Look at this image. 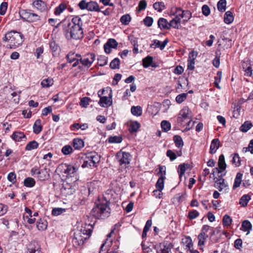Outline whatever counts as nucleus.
Listing matches in <instances>:
<instances>
[{
  "label": "nucleus",
  "mask_w": 253,
  "mask_h": 253,
  "mask_svg": "<svg viewBox=\"0 0 253 253\" xmlns=\"http://www.w3.org/2000/svg\"><path fill=\"white\" fill-rule=\"evenodd\" d=\"M218 166L220 170L218 169V168H215L213 169V172H214V170H215L216 171H217L218 173H220L221 172V170H225L226 168L224 156L223 154L220 155L219 157Z\"/></svg>",
  "instance_id": "obj_16"
},
{
  "label": "nucleus",
  "mask_w": 253,
  "mask_h": 253,
  "mask_svg": "<svg viewBox=\"0 0 253 253\" xmlns=\"http://www.w3.org/2000/svg\"><path fill=\"white\" fill-rule=\"evenodd\" d=\"M131 112L134 116H140L142 113V109L140 106H133L131 108Z\"/></svg>",
  "instance_id": "obj_26"
},
{
  "label": "nucleus",
  "mask_w": 253,
  "mask_h": 253,
  "mask_svg": "<svg viewBox=\"0 0 253 253\" xmlns=\"http://www.w3.org/2000/svg\"><path fill=\"white\" fill-rule=\"evenodd\" d=\"M53 84V79L50 78L43 80L41 82V85L43 87H49Z\"/></svg>",
  "instance_id": "obj_33"
},
{
  "label": "nucleus",
  "mask_w": 253,
  "mask_h": 253,
  "mask_svg": "<svg viewBox=\"0 0 253 253\" xmlns=\"http://www.w3.org/2000/svg\"><path fill=\"white\" fill-rule=\"evenodd\" d=\"M122 138L120 136H110L108 139V142H121Z\"/></svg>",
  "instance_id": "obj_62"
},
{
  "label": "nucleus",
  "mask_w": 253,
  "mask_h": 253,
  "mask_svg": "<svg viewBox=\"0 0 253 253\" xmlns=\"http://www.w3.org/2000/svg\"><path fill=\"white\" fill-rule=\"evenodd\" d=\"M189 167V164L185 163L179 165L178 168V172L180 177H181L184 174L186 169H187Z\"/></svg>",
  "instance_id": "obj_30"
},
{
  "label": "nucleus",
  "mask_w": 253,
  "mask_h": 253,
  "mask_svg": "<svg viewBox=\"0 0 253 253\" xmlns=\"http://www.w3.org/2000/svg\"><path fill=\"white\" fill-rule=\"evenodd\" d=\"M174 16L175 17L169 22V29L172 27L173 28L178 29L181 21L179 20V18H177L175 16Z\"/></svg>",
  "instance_id": "obj_27"
},
{
  "label": "nucleus",
  "mask_w": 253,
  "mask_h": 253,
  "mask_svg": "<svg viewBox=\"0 0 253 253\" xmlns=\"http://www.w3.org/2000/svg\"><path fill=\"white\" fill-rule=\"evenodd\" d=\"M83 21L79 16L73 17L71 21L63 24V33L68 40H78L83 37Z\"/></svg>",
  "instance_id": "obj_1"
},
{
  "label": "nucleus",
  "mask_w": 253,
  "mask_h": 253,
  "mask_svg": "<svg viewBox=\"0 0 253 253\" xmlns=\"http://www.w3.org/2000/svg\"><path fill=\"white\" fill-rule=\"evenodd\" d=\"M153 43L150 45V47L152 48H157L159 47L161 50H163L165 48L166 45L169 42V40L166 39L165 41L161 43V42L157 40H154L153 41Z\"/></svg>",
  "instance_id": "obj_18"
},
{
  "label": "nucleus",
  "mask_w": 253,
  "mask_h": 253,
  "mask_svg": "<svg viewBox=\"0 0 253 253\" xmlns=\"http://www.w3.org/2000/svg\"><path fill=\"white\" fill-rule=\"evenodd\" d=\"M90 100V98L87 97L82 98L80 102V106L82 107H86L89 104V101Z\"/></svg>",
  "instance_id": "obj_53"
},
{
  "label": "nucleus",
  "mask_w": 253,
  "mask_h": 253,
  "mask_svg": "<svg viewBox=\"0 0 253 253\" xmlns=\"http://www.w3.org/2000/svg\"><path fill=\"white\" fill-rule=\"evenodd\" d=\"M19 14L21 18L24 21L29 22H34L40 20V16L32 12L30 9H20Z\"/></svg>",
  "instance_id": "obj_7"
},
{
  "label": "nucleus",
  "mask_w": 253,
  "mask_h": 253,
  "mask_svg": "<svg viewBox=\"0 0 253 253\" xmlns=\"http://www.w3.org/2000/svg\"><path fill=\"white\" fill-rule=\"evenodd\" d=\"M66 8V5L64 3H61L58 6H57L55 10L54 13L55 15H59L61 12L63 11Z\"/></svg>",
  "instance_id": "obj_49"
},
{
  "label": "nucleus",
  "mask_w": 253,
  "mask_h": 253,
  "mask_svg": "<svg viewBox=\"0 0 253 253\" xmlns=\"http://www.w3.org/2000/svg\"><path fill=\"white\" fill-rule=\"evenodd\" d=\"M158 25L161 30L169 29V23L166 19L160 18L158 21Z\"/></svg>",
  "instance_id": "obj_20"
},
{
  "label": "nucleus",
  "mask_w": 253,
  "mask_h": 253,
  "mask_svg": "<svg viewBox=\"0 0 253 253\" xmlns=\"http://www.w3.org/2000/svg\"><path fill=\"white\" fill-rule=\"evenodd\" d=\"M109 204L110 202L106 200L105 203L97 204L91 211V215L98 219H104L109 217L110 213Z\"/></svg>",
  "instance_id": "obj_4"
},
{
  "label": "nucleus",
  "mask_w": 253,
  "mask_h": 253,
  "mask_svg": "<svg viewBox=\"0 0 253 253\" xmlns=\"http://www.w3.org/2000/svg\"><path fill=\"white\" fill-rule=\"evenodd\" d=\"M38 177L40 180H44L47 179L49 176V174L46 170V169L40 170L37 172Z\"/></svg>",
  "instance_id": "obj_23"
},
{
  "label": "nucleus",
  "mask_w": 253,
  "mask_h": 253,
  "mask_svg": "<svg viewBox=\"0 0 253 253\" xmlns=\"http://www.w3.org/2000/svg\"><path fill=\"white\" fill-rule=\"evenodd\" d=\"M65 211V209L61 208H54L52 211V214L53 215L57 216Z\"/></svg>",
  "instance_id": "obj_54"
},
{
  "label": "nucleus",
  "mask_w": 253,
  "mask_h": 253,
  "mask_svg": "<svg viewBox=\"0 0 253 253\" xmlns=\"http://www.w3.org/2000/svg\"><path fill=\"white\" fill-rule=\"evenodd\" d=\"M12 138L15 141H25L27 138L24 133L22 132L15 131L12 135Z\"/></svg>",
  "instance_id": "obj_17"
},
{
  "label": "nucleus",
  "mask_w": 253,
  "mask_h": 253,
  "mask_svg": "<svg viewBox=\"0 0 253 253\" xmlns=\"http://www.w3.org/2000/svg\"><path fill=\"white\" fill-rule=\"evenodd\" d=\"M192 118V113L189 108L184 107L180 110L178 114L177 121L178 123L183 124V123L186 120H190Z\"/></svg>",
  "instance_id": "obj_9"
},
{
  "label": "nucleus",
  "mask_w": 253,
  "mask_h": 253,
  "mask_svg": "<svg viewBox=\"0 0 253 253\" xmlns=\"http://www.w3.org/2000/svg\"><path fill=\"white\" fill-rule=\"evenodd\" d=\"M162 129L165 132L168 131L170 129V124L167 121H163L161 124Z\"/></svg>",
  "instance_id": "obj_48"
},
{
  "label": "nucleus",
  "mask_w": 253,
  "mask_h": 253,
  "mask_svg": "<svg viewBox=\"0 0 253 253\" xmlns=\"http://www.w3.org/2000/svg\"><path fill=\"white\" fill-rule=\"evenodd\" d=\"M33 7L38 11L43 12L47 10L46 3L42 0H33Z\"/></svg>",
  "instance_id": "obj_13"
},
{
  "label": "nucleus",
  "mask_w": 253,
  "mask_h": 253,
  "mask_svg": "<svg viewBox=\"0 0 253 253\" xmlns=\"http://www.w3.org/2000/svg\"><path fill=\"white\" fill-rule=\"evenodd\" d=\"M153 57L150 56H147L142 60V65L144 68L149 67L153 62Z\"/></svg>",
  "instance_id": "obj_36"
},
{
  "label": "nucleus",
  "mask_w": 253,
  "mask_h": 253,
  "mask_svg": "<svg viewBox=\"0 0 253 253\" xmlns=\"http://www.w3.org/2000/svg\"><path fill=\"white\" fill-rule=\"evenodd\" d=\"M116 158L122 167L126 168L130 163L131 156L128 153L120 151L117 153Z\"/></svg>",
  "instance_id": "obj_8"
},
{
  "label": "nucleus",
  "mask_w": 253,
  "mask_h": 253,
  "mask_svg": "<svg viewBox=\"0 0 253 253\" xmlns=\"http://www.w3.org/2000/svg\"><path fill=\"white\" fill-rule=\"evenodd\" d=\"M220 146V143H211L210 152L214 154Z\"/></svg>",
  "instance_id": "obj_57"
},
{
  "label": "nucleus",
  "mask_w": 253,
  "mask_h": 253,
  "mask_svg": "<svg viewBox=\"0 0 253 253\" xmlns=\"http://www.w3.org/2000/svg\"><path fill=\"white\" fill-rule=\"evenodd\" d=\"M171 247L170 244L168 245L164 244H160L159 247L157 250V253H170Z\"/></svg>",
  "instance_id": "obj_19"
},
{
  "label": "nucleus",
  "mask_w": 253,
  "mask_h": 253,
  "mask_svg": "<svg viewBox=\"0 0 253 253\" xmlns=\"http://www.w3.org/2000/svg\"><path fill=\"white\" fill-rule=\"evenodd\" d=\"M252 126V124L249 121L245 122L240 127V130L242 132H247Z\"/></svg>",
  "instance_id": "obj_42"
},
{
  "label": "nucleus",
  "mask_w": 253,
  "mask_h": 253,
  "mask_svg": "<svg viewBox=\"0 0 253 253\" xmlns=\"http://www.w3.org/2000/svg\"><path fill=\"white\" fill-rule=\"evenodd\" d=\"M39 146V143H28L26 146L25 150L31 151L37 149Z\"/></svg>",
  "instance_id": "obj_61"
},
{
  "label": "nucleus",
  "mask_w": 253,
  "mask_h": 253,
  "mask_svg": "<svg viewBox=\"0 0 253 253\" xmlns=\"http://www.w3.org/2000/svg\"><path fill=\"white\" fill-rule=\"evenodd\" d=\"M7 8V3L6 2H2L0 6V14L1 15L5 14Z\"/></svg>",
  "instance_id": "obj_56"
},
{
  "label": "nucleus",
  "mask_w": 253,
  "mask_h": 253,
  "mask_svg": "<svg viewBox=\"0 0 253 253\" xmlns=\"http://www.w3.org/2000/svg\"><path fill=\"white\" fill-rule=\"evenodd\" d=\"M242 176L243 174L241 173L238 172L237 173L233 186V189L234 190L240 186L242 182Z\"/></svg>",
  "instance_id": "obj_25"
},
{
  "label": "nucleus",
  "mask_w": 253,
  "mask_h": 253,
  "mask_svg": "<svg viewBox=\"0 0 253 253\" xmlns=\"http://www.w3.org/2000/svg\"><path fill=\"white\" fill-rule=\"evenodd\" d=\"M94 53H88L83 58H80V62L84 66L90 67L95 60Z\"/></svg>",
  "instance_id": "obj_14"
},
{
  "label": "nucleus",
  "mask_w": 253,
  "mask_h": 253,
  "mask_svg": "<svg viewBox=\"0 0 253 253\" xmlns=\"http://www.w3.org/2000/svg\"><path fill=\"white\" fill-rule=\"evenodd\" d=\"M35 184V181L32 177H27L24 181V185L28 187H32Z\"/></svg>",
  "instance_id": "obj_43"
},
{
  "label": "nucleus",
  "mask_w": 253,
  "mask_h": 253,
  "mask_svg": "<svg viewBox=\"0 0 253 253\" xmlns=\"http://www.w3.org/2000/svg\"><path fill=\"white\" fill-rule=\"evenodd\" d=\"M202 10L203 14L206 16H208L210 14V8L209 6L206 4H205L202 6Z\"/></svg>",
  "instance_id": "obj_58"
},
{
  "label": "nucleus",
  "mask_w": 253,
  "mask_h": 253,
  "mask_svg": "<svg viewBox=\"0 0 253 253\" xmlns=\"http://www.w3.org/2000/svg\"><path fill=\"white\" fill-rule=\"evenodd\" d=\"M140 125L138 122H133L130 125L129 130L130 132H136L140 127Z\"/></svg>",
  "instance_id": "obj_38"
},
{
  "label": "nucleus",
  "mask_w": 253,
  "mask_h": 253,
  "mask_svg": "<svg viewBox=\"0 0 253 253\" xmlns=\"http://www.w3.org/2000/svg\"><path fill=\"white\" fill-rule=\"evenodd\" d=\"M232 218L227 214L224 215L222 219V224L224 226H229L232 223Z\"/></svg>",
  "instance_id": "obj_45"
},
{
  "label": "nucleus",
  "mask_w": 253,
  "mask_h": 253,
  "mask_svg": "<svg viewBox=\"0 0 253 253\" xmlns=\"http://www.w3.org/2000/svg\"><path fill=\"white\" fill-rule=\"evenodd\" d=\"M106 43V45H109L111 48H116L118 46V42L114 39H109Z\"/></svg>",
  "instance_id": "obj_51"
},
{
  "label": "nucleus",
  "mask_w": 253,
  "mask_h": 253,
  "mask_svg": "<svg viewBox=\"0 0 253 253\" xmlns=\"http://www.w3.org/2000/svg\"><path fill=\"white\" fill-rule=\"evenodd\" d=\"M92 228V226L90 224L82 226L80 230L74 233V237L72 240L73 246L76 248L82 246L84 241L90 236Z\"/></svg>",
  "instance_id": "obj_2"
},
{
  "label": "nucleus",
  "mask_w": 253,
  "mask_h": 253,
  "mask_svg": "<svg viewBox=\"0 0 253 253\" xmlns=\"http://www.w3.org/2000/svg\"><path fill=\"white\" fill-rule=\"evenodd\" d=\"M217 9L220 12H224L226 8V0H220L217 4Z\"/></svg>",
  "instance_id": "obj_40"
},
{
  "label": "nucleus",
  "mask_w": 253,
  "mask_h": 253,
  "mask_svg": "<svg viewBox=\"0 0 253 253\" xmlns=\"http://www.w3.org/2000/svg\"><path fill=\"white\" fill-rule=\"evenodd\" d=\"M100 161V156L96 152H91L86 156L82 167L90 169L97 168Z\"/></svg>",
  "instance_id": "obj_5"
},
{
  "label": "nucleus",
  "mask_w": 253,
  "mask_h": 253,
  "mask_svg": "<svg viewBox=\"0 0 253 253\" xmlns=\"http://www.w3.org/2000/svg\"><path fill=\"white\" fill-rule=\"evenodd\" d=\"M66 58L69 63H72L77 59L75 56V53L72 52L66 55Z\"/></svg>",
  "instance_id": "obj_59"
},
{
  "label": "nucleus",
  "mask_w": 253,
  "mask_h": 253,
  "mask_svg": "<svg viewBox=\"0 0 253 253\" xmlns=\"http://www.w3.org/2000/svg\"><path fill=\"white\" fill-rule=\"evenodd\" d=\"M108 59L105 56H100L98 58V64L100 66H104L107 64Z\"/></svg>",
  "instance_id": "obj_47"
},
{
  "label": "nucleus",
  "mask_w": 253,
  "mask_h": 253,
  "mask_svg": "<svg viewBox=\"0 0 253 253\" xmlns=\"http://www.w3.org/2000/svg\"><path fill=\"white\" fill-rule=\"evenodd\" d=\"M184 244L185 245L186 249L190 250L191 248L193 247L192 241L190 237L186 238Z\"/></svg>",
  "instance_id": "obj_55"
},
{
  "label": "nucleus",
  "mask_w": 253,
  "mask_h": 253,
  "mask_svg": "<svg viewBox=\"0 0 253 253\" xmlns=\"http://www.w3.org/2000/svg\"><path fill=\"white\" fill-rule=\"evenodd\" d=\"M166 179V176L164 175H161L158 179L156 187L157 189L153 191L154 195L157 198H161V195H162V190L163 189L164 187V180Z\"/></svg>",
  "instance_id": "obj_10"
},
{
  "label": "nucleus",
  "mask_w": 253,
  "mask_h": 253,
  "mask_svg": "<svg viewBox=\"0 0 253 253\" xmlns=\"http://www.w3.org/2000/svg\"><path fill=\"white\" fill-rule=\"evenodd\" d=\"M7 179L12 183H14L16 180V174L14 172H10L7 175Z\"/></svg>",
  "instance_id": "obj_64"
},
{
  "label": "nucleus",
  "mask_w": 253,
  "mask_h": 253,
  "mask_svg": "<svg viewBox=\"0 0 253 253\" xmlns=\"http://www.w3.org/2000/svg\"><path fill=\"white\" fill-rule=\"evenodd\" d=\"M144 24L147 27L152 26L153 23V19L151 17L147 16L143 20Z\"/></svg>",
  "instance_id": "obj_60"
},
{
  "label": "nucleus",
  "mask_w": 253,
  "mask_h": 253,
  "mask_svg": "<svg viewBox=\"0 0 253 253\" xmlns=\"http://www.w3.org/2000/svg\"><path fill=\"white\" fill-rule=\"evenodd\" d=\"M252 225L251 223L248 220H245L242 223L241 229L244 231H247L249 234L252 230Z\"/></svg>",
  "instance_id": "obj_24"
},
{
  "label": "nucleus",
  "mask_w": 253,
  "mask_h": 253,
  "mask_svg": "<svg viewBox=\"0 0 253 253\" xmlns=\"http://www.w3.org/2000/svg\"><path fill=\"white\" fill-rule=\"evenodd\" d=\"M170 14L175 16L181 21L185 23L187 22L192 17V13L189 10H183L180 7H173L170 10Z\"/></svg>",
  "instance_id": "obj_6"
},
{
  "label": "nucleus",
  "mask_w": 253,
  "mask_h": 253,
  "mask_svg": "<svg viewBox=\"0 0 253 253\" xmlns=\"http://www.w3.org/2000/svg\"><path fill=\"white\" fill-rule=\"evenodd\" d=\"M8 207L6 205L0 203V216L4 215L7 211Z\"/></svg>",
  "instance_id": "obj_63"
},
{
  "label": "nucleus",
  "mask_w": 253,
  "mask_h": 253,
  "mask_svg": "<svg viewBox=\"0 0 253 253\" xmlns=\"http://www.w3.org/2000/svg\"><path fill=\"white\" fill-rule=\"evenodd\" d=\"M199 215V213L196 210H192L188 213V217L191 219H194L197 218Z\"/></svg>",
  "instance_id": "obj_52"
},
{
  "label": "nucleus",
  "mask_w": 253,
  "mask_h": 253,
  "mask_svg": "<svg viewBox=\"0 0 253 253\" xmlns=\"http://www.w3.org/2000/svg\"><path fill=\"white\" fill-rule=\"evenodd\" d=\"M152 225V221L151 220H148L146 223V224L143 228L142 237L143 238H145L147 236V232L149 230Z\"/></svg>",
  "instance_id": "obj_39"
},
{
  "label": "nucleus",
  "mask_w": 253,
  "mask_h": 253,
  "mask_svg": "<svg viewBox=\"0 0 253 253\" xmlns=\"http://www.w3.org/2000/svg\"><path fill=\"white\" fill-rule=\"evenodd\" d=\"M208 238V236L204 232H201L198 236V245L203 246L205 244L206 240Z\"/></svg>",
  "instance_id": "obj_31"
},
{
  "label": "nucleus",
  "mask_w": 253,
  "mask_h": 253,
  "mask_svg": "<svg viewBox=\"0 0 253 253\" xmlns=\"http://www.w3.org/2000/svg\"><path fill=\"white\" fill-rule=\"evenodd\" d=\"M131 20V17L129 14H126L123 15L120 18V22L123 25H127Z\"/></svg>",
  "instance_id": "obj_35"
},
{
  "label": "nucleus",
  "mask_w": 253,
  "mask_h": 253,
  "mask_svg": "<svg viewBox=\"0 0 253 253\" xmlns=\"http://www.w3.org/2000/svg\"><path fill=\"white\" fill-rule=\"evenodd\" d=\"M154 8L158 11H161L165 8V5L163 2H156L153 4Z\"/></svg>",
  "instance_id": "obj_46"
},
{
  "label": "nucleus",
  "mask_w": 253,
  "mask_h": 253,
  "mask_svg": "<svg viewBox=\"0 0 253 253\" xmlns=\"http://www.w3.org/2000/svg\"><path fill=\"white\" fill-rule=\"evenodd\" d=\"M3 41L7 42V47L11 49H15L20 46L23 42V35L17 31H11L5 35Z\"/></svg>",
  "instance_id": "obj_3"
},
{
  "label": "nucleus",
  "mask_w": 253,
  "mask_h": 253,
  "mask_svg": "<svg viewBox=\"0 0 253 253\" xmlns=\"http://www.w3.org/2000/svg\"><path fill=\"white\" fill-rule=\"evenodd\" d=\"M46 222L44 220L40 219L37 222V227L38 230L43 231L46 228Z\"/></svg>",
  "instance_id": "obj_34"
},
{
  "label": "nucleus",
  "mask_w": 253,
  "mask_h": 253,
  "mask_svg": "<svg viewBox=\"0 0 253 253\" xmlns=\"http://www.w3.org/2000/svg\"><path fill=\"white\" fill-rule=\"evenodd\" d=\"M120 64V59L118 58H115L111 62L110 67L112 69H119Z\"/></svg>",
  "instance_id": "obj_44"
},
{
  "label": "nucleus",
  "mask_w": 253,
  "mask_h": 253,
  "mask_svg": "<svg viewBox=\"0 0 253 253\" xmlns=\"http://www.w3.org/2000/svg\"><path fill=\"white\" fill-rule=\"evenodd\" d=\"M42 129L41 121L39 119L37 120L33 126L34 132L36 134H38L41 131Z\"/></svg>",
  "instance_id": "obj_29"
},
{
  "label": "nucleus",
  "mask_w": 253,
  "mask_h": 253,
  "mask_svg": "<svg viewBox=\"0 0 253 253\" xmlns=\"http://www.w3.org/2000/svg\"><path fill=\"white\" fill-rule=\"evenodd\" d=\"M232 159L231 160V163L233 165H234L236 167H239L241 165L240 158L239 155L237 153H235L232 155Z\"/></svg>",
  "instance_id": "obj_37"
},
{
  "label": "nucleus",
  "mask_w": 253,
  "mask_h": 253,
  "mask_svg": "<svg viewBox=\"0 0 253 253\" xmlns=\"http://www.w3.org/2000/svg\"><path fill=\"white\" fill-rule=\"evenodd\" d=\"M112 245V241H108V239L105 241V242L101 245L99 253H105V251L109 250V248L111 247Z\"/></svg>",
  "instance_id": "obj_28"
},
{
  "label": "nucleus",
  "mask_w": 253,
  "mask_h": 253,
  "mask_svg": "<svg viewBox=\"0 0 253 253\" xmlns=\"http://www.w3.org/2000/svg\"><path fill=\"white\" fill-rule=\"evenodd\" d=\"M61 167L63 169V172L66 174L67 176H74L78 169V168L77 166H75L71 165H62Z\"/></svg>",
  "instance_id": "obj_12"
},
{
  "label": "nucleus",
  "mask_w": 253,
  "mask_h": 253,
  "mask_svg": "<svg viewBox=\"0 0 253 253\" xmlns=\"http://www.w3.org/2000/svg\"><path fill=\"white\" fill-rule=\"evenodd\" d=\"M234 16L233 13L230 11H227L225 12L224 16V21L226 24H230L233 22Z\"/></svg>",
  "instance_id": "obj_22"
},
{
  "label": "nucleus",
  "mask_w": 253,
  "mask_h": 253,
  "mask_svg": "<svg viewBox=\"0 0 253 253\" xmlns=\"http://www.w3.org/2000/svg\"><path fill=\"white\" fill-rule=\"evenodd\" d=\"M87 10L90 11H100L98 3L94 1L88 2Z\"/></svg>",
  "instance_id": "obj_21"
},
{
  "label": "nucleus",
  "mask_w": 253,
  "mask_h": 253,
  "mask_svg": "<svg viewBox=\"0 0 253 253\" xmlns=\"http://www.w3.org/2000/svg\"><path fill=\"white\" fill-rule=\"evenodd\" d=\"M251 197L248 194L243 195L240 199L239 204L243 207H245L247 206Z\"/></svg>",
  "instance_id": "obj_32"
},
{
  "label": "nucleus",
  "mask_w": 253,
  "mask_h": 253,
  "mask_svg": "<svg viewBox=\"0 0 253 253\" xmlns=\"http://www.w3.org/2000/svg\"><path fill=\"white\" fill-rule=\"evenodd\" d=\"M112 90H110V92L109 94V96H103L100 97V100L99 101V105L102 107H107L110 106L112 104Z\"/></svg>",
  "instance_id": "obj_15"
},
{
  "label": "nucleus",
  "mask_w": 253,
  "mask_h": 253,
  "mask_svg": "<svg viewBox=\"0 0 253 253\" xmlns=\"http://www.w3.org/2000/svg\"><path fill=\"white\" fill-rule=\"evenodd\" d=\"M73 151V147L70 145H66L63 147L61 152L65 155H68L71 154Z\"/></svg>",
  "instance_id": "obj_41"
},
{
  "label": "nucleus",
  "mask_w": 253,
  "mask_h": 253,
  "mask_svg": "<svg viewBox=\"0 0 253 253\" xmlns=\"http://www.w3.org/2000/svg\"><path fill=\"white\" fill-rule=\"evenodd\" d=\"M225 175H221L219 176L218 178H216L214 182V187L217 189L219 191H222L224 190L225 192H227L229 189L228 185L225 182V180L222 177Z\"/></svg>",
  "instance_id": "obj_11"
},
{
  "label": "nucleus",
  "mask_w": 253,
  "mask_h": 253,
  "mask_svg": "<svg viewBox=\"0 0 253 253\" xmlns=\"http://www.w3.org/2000/svg\"><path fill=\"white\" fill-rule=\"evenodd\" d=\"M187 93H183L178 95L175 98L177 103H181L183 102L187 98Z\"/></svg>",
  "instance_id": "obj_50"
}]
</instances>
